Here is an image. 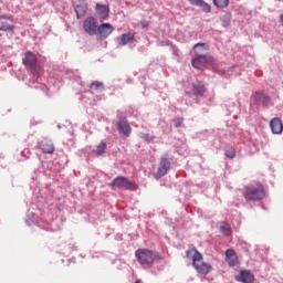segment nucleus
<instances>
[{
    "label": "nucleus",
    "instance_id": "f257e3e1",
    "mask_svg": "<svg viewBox=\"0 0 283 283\" xmlns=\"http://www.w3.org/2000/svg\"><path fill=\"white\" fill-rule=\"evenodd\" d=\"M188 260L192 261V266L200 275H209L211 273V264L205 262L202 254L196 250L190 249L186 252Z\"/></svg>",
    "mask_w": 283,
    "mask_h": 283
},
{
    "label": "nucleus",
    "instance_id": "f03ea898",
    "mask_svg": "<svg viewBox=\"0 0 283 283\" xmlns=\"http://www.w3.org/2000/svg\"><path fill=\"white\" fill-rule=\"evenodd\" d=\"M23 65L29 67L30 72L34 78L41 77V64H39L36 54H34L31 51H27L24 54V59H23Z\"/></svg>",
    "mask_w": 283,
    "mask_h": 283
},
{
    "label": "nucleus",
    "instance_id": "7ed1b4c3",
    "mask_svg": "<svg viewBox=\"0 0 283 283\" xmlns=\"http://www.w3.org/2000/svg\"><path fill=\"white\" fill-rule=\"evenodd\" d=\"M244 198L249 201L264 200V198H266V191L264 190V186L260 182L247 186Z\"/></svg>",
    "mask_w": 283,
    "mask_h": 283
},
{
    "label": "nucleus",
    "instance_id": "20e7f679",
    "mask_svg": "<svg viewBox=\"0 0 283 283\" xmlns=\"http://www.w3.org/2000/svg\"><path fill=\"white\" fill-rule=\"evenodd\" d=\"M135 255L142 266H151L156 260H160V254L147 249H138Z\"/></svg>",
    "mask_w": 283,
    "mask_h": 283
},
{
    "label": "nucleus",
    "instance_id": "39448f33",
    "mask_svg": "<svg viewBox=\"0 0 283 283\" xmlns=\"http://www.w3.org/2000/svg\"><path fill=\"white\" fill-rule=\"evenodd\" d=\"M193 50L196 51L197 56L192 59L191 65L192 67H196V70H201L203 65H207L208 59L207 55H205V52L207 49L205 48V43H197L193 46Z\"/></svg>",
    "mask_w": 283,
    "mask_h": 283
},
{
    "label": "nucleus",
    "instance_id": "423d86ee",
    "mask_svg": "<svg viewBox=\"0 0 283 283\" xmlns=\"http://www.w3.org/2000/svg\"><path fill=\"white\" fill-rule=\"evenodd\" d=\"M112 187H115L116 189H128L130 191H136V189H138V186L129 181L126 177H116L112 181Z\"/></svg>",
    "mask_w": 283,
    "mask_h": 283
},
{
    "label": "nucleus",
    "instance_id": "0eeeda50",
    "mask_svg": "<svg viewBox=\"0 0 283 283\" xmlns=\"http://www.w3.org/2000/svg\"><path fill=\"white\" fill-rule=\"evenodd\" d=\"M83 29L86 34L94 36L98 32V20L94 17H88L83 22Z\"/></svg>",
    "mask_w": 283,
    "mask_h": 283
},
{
    "label": "nucleus",
    "instance_id": "6e6552de",
    "mask_svg": "<svg viewBox=\"0 0 283 283\" xmlns=\"http://www.w3.org/2000/svg\"><path fill=\"white\" fill-rule=\"evenodd\" d=\"M170 168H171V161H169L167 157H161L159 161L156 179L160 180L163 176H166L167 171H169Z\"/></svg>",
    "mask_w": 283,
    "mask_h": 283
},
{
    "label": "nucleus",
    "instance_id": "1a4fd4ad",
    "mask_svg": "<svg viewBox=\"0 0 283 283\" xmlns=\"http://www.w3.org/2000/svg\"><path fill=\"white\" fill-rule=\"evenodd\" d=\"M97 32L102 39H107L112 32H114V27L109 23H102L99 27H97Z\"/></svg>",
    "mask_w": 283,
    "mask_h": 283
},
{
    "label": "nucleus",
    "instance_id": "9d476101",
    "mask_svg": "<svg viewBox=\"0 0 283 283\" xmlns=\"http://www.w3.org/2000/svg\"><path fill=\"white\" fill-rule=\"evenodd\" d=\"M270 129H271L272 134H282V132H283L282 119H280V117H274L270 122Z\"/></svg>",
    "mask_w": 283,
    "mask_h": 283
},
{
    "label": "nucleus",
    "instance_id": "9b49d317",
    "mask_svg": "<svg viewBox=\"0 0 283 283\" xmlns=\"http://www.w3.org/2000/svg\"><path fill=\"white\" fill-rule=\"evenodd\" d=\"M95 12L99 17V19H107V17H109V7L96 3Z\"/></svg>",
    "mask_w": 283,
    "mask_h": 283
},
{
    "label": "nucleus",
    "instance_id": "f8f14e48",
    "mask_svg": "<svg viewBox=\"0 0 283 283\" xmlns=\"http://www.w3.org/2000/svg\"><path fill=\"white\" fill-rule=\"evenodd\" d=\"M133 41H134V34H132L130 32L123 33L117 38V43L122 48L125 45H129V43H132Z\"/></svg>",
    "mask_w": 283,
    "mask_h": 283
},
{
    "label": "nucleus",
    "instance_id": "ddd939ff",
    "mask_svg": "<svg viewBox=\"0 0 283 283\" xmlns=\"http://www.w3.org/2000/svg\"><path fill=\"white\" fill-rule=\"evenodd\" d=\"M226 262L229 266H235L238 264V255L235 254V251L231 249L226 251Z\"/></svg>",
    "mask_w": 283,
    "mask_h": 283
},
{
    "label": "nucleus",
    "instance_id": "4468645a",
    "mask_svg": "<svg viewBox=\"0 0 283 283\" xmlns=\"http://www.w3.org/2000/svg\"><path fill=\"white\" fill-rule=\"evenodd\" d=\"M191 6H197L201 8V10L206 13L211 12V6L207 3L205 0H188Z\"/></svg>",
    "mask_w": 283,
    "mask_h": 283
},
{
    "label": "nucleus",
    "instance_id": "2eb2a0df",
    "mask_svg": "<svg viewBox=\"0 0 283 283\" xmlns=\"http://www.w3.org/2000/svg\"><path fill=\"white\" fill-rule=\"evenodd\" d=\"M14 30L13 24H10V20L6 17H0V31L12 32Z\"/></svg>",
    "mask_w": 283,
    "mask_h": 283
},
{
    "label": "nucleus",
    "instance_id": "dca6fc26",
    "mask_svg": "<svg viewBox=\"0 0 283 283\" xmlns=\"http://www.w3.org/2000/svg\"><path fill=\"white\" fill-rule=\"evenodd\" d=\"M118 130L124 134V136H129V134H132V127L129 126V123H127V119H119Z\"/></svg>",
    "mask_w": 283,
    "mask_h": 283
},
{
    "label": "nucleus",
    "instance_id": "f3484780",
    "mask_svg": "<svg viewBox=\"0 0 283 283\" xmlns=\"http://www.w3.org/2000/svg\"><path fill=\"white\" fill-rule=\"evenodd\" d=\"M253 274L249 271H241L240 276H237L238 282H243V283H253Z\"/></svg>",
    "mask_w": 283,
    "mask_h": 283
},
{
    "label": "nucleus",
    "instance_id": "a211bd4d",
    "mask_svg": "<svg viewBox=\"0 0 283 283\" xmlns=\"http://www.w3.org/2000/svg\"><path fill=\"white\" fill-rule=\"evenodd\" d=\"M75 12L77 19H81V17H85L87 14V3L82 2L75 7Z\"/></svg>",
    "mask_w": 283,
    "mask_h": 283
},
{
    "label": "nucleus",
    "instance_id": "6ab92c4d",
    "mask_svg": "<svg viewBox=\"0 0 283 283\" xmlns=\"http://www.w3.org/2000/svg\"><path fill=\"white\" fill-rule=\"evenodd\" d=\"M192 92L195 96H202L205 94V84L196 82L192 84Z\"/></svg>",
    "mask_w": 283,
    "mask_h": 283
},
{
    "label": "nucleus",
    "instance_id": "aec40b11",
    "mask_svg": "<svg viewBox=\"0 0 283 283\" xmlns=\"http://www.w3.org/2000/svg\"><path fill=\"white\" fill-rule=\"evenodd\" d=\"M219 230L226 237H229L232 233L231 226L229 223L224 222V221H221L219 223Z\"/></svg>",
    "mask_w": 283,
    "mask_h": 283
},
{
    "label": "nucleus",
    "instance_id": "412c9836",
    "mask_svg": "<svg viewBox=\"0 0 283 283\" xmlns=\"http://www.w3.org/2000/svg\"><path fill=\"white\" fill-rule=\"evenodd\" d=\"M90 90L92 94H94V92H103V90H105V84H103V82L95 81L91 84Z\"/></svg>",
    "mask_w": 283,
    "mask_h": 283
},
{
    "label": "nucleus",
    "instance_id": "4be33fe9",
    "mask_svg": "<svg viewBox=\"0 0 283 283\" xmlns=\"http://www.w3.org/2000/svg\"><path fill=\"white\" fill-rule=\"evenodd\" d=\"M41 149L43 154H54V144L52 142H45L42 144Z\"/></svg>",
    "mask_w": 283,
    "mask_h": 283
},
{
    "label": "nucleus",
    "instance_id": "5701e85b",
    "mask_svg": "<svg viewBox=\"0 0 283 283\" xmlns=\"http://www.w3.org/2000/svg\"><path fill=\"white\" fill-rule=\"evenodd\" d=\"M106 149H107V144L105 142H101L97 148L93 150V154H95L96 156H103Z\"/></svg>",
    "mask_w": 283,
    "mask_h": 283
},
{
    "label": "nucleus",
    "instance_id": "b1692460",
    "mask_svg": "<svg viewBox=\"0 0 283 283\" xmlns=\"http://www.w3.org/2000/svg\"><path fill=\"white\" fill-rule=\"evenodd\" d=\"M264 98V92L263 91H256L253 95H252V99L255 103H262V99Z\"/></svg>",
    "mask_w": 283,
    "mask_h": 283
},
{
    "label": "nucleus",
    "instance_id": "393cba45",
    "mask_svg": "<svg viewBox=\"0 0 283 283\" xmlns=\"http://www.w3.org/2000/svg\"><path fill=\"white\" fill-rule=\"evenodd\" d=\"M216 8H229V0H213Z\"/></svg>",
    "mask_w": 283,
    "mask_h": 283
},
{
    "label": "nucleus",
    "instance_id": "a878e982",
    "mask_svg": "<svg viewBox=\"0 0 283 283\" xmlns=\"http://www.w3.org/2000/svg\"><path fill=\"white\" fill-rule=\"evenodd\" d=\"M264 107L269 106L271 104V96L263 94V99H261Z\"/></svg>",
    "mask_w": 283,
    "mask_h": 283
},
{
    "label": "nucleus",
    "instance_id": "bb28decb",
    "mask_svg": "<svg viewBox=\"0 0 283 283\" xmlns=\"http://www.w3.org/2000/svg\"><path fill=\"white\" fill-rule=\"evenodd\" d=\"M227 158H235V151L233 150H227L226 151Z\"/></svg>",
    "mask_w": 283,
    "mask_h": 283
},
{
    "label": "nucleus",
    "instance_id": "cd10ccee",
    "mask_svg": "<svg viewBox=\"0 0 283 283\" xmlns=\"http://www.w3.org/2000/svg\"><path fill=\"white\" fill-rule=\"evenodd\" d=\"M180 125H182V119H178V120L175 123V127H180Z\"/></svg>",
    "mask_w": 283,
    "mask_h": 283
},
{
    "label": "nucleus",
    "instance_id": "c85d7f7f",
    "mask_svg": "<svg viewBox=\"0 0 283 283\" xmlns=\"http://www.w3.org/2000/svg\"><path fill=\"white\" fill-rule=\"evenodd\" d=\"M174 54L175 56H180V52L177 49L174 51Z\"/></svg>",
    "mask_w": 283,
    "mask_h": 283
},
{
    "label": "nucleus",
    "instance_id": "c756f323",
    "mask_svg": "<svg viewBox=\"0 0 283 283\" xmlns=\"http://www.w3.org/2000/svg\"><path fill=\"white\" fill-rule=\"evenodd\" d=\"M142 25H143V28H148V27H149V23L143 22Z\"/></svg>",
    "mask_w": 283,
    "mask_h": 283
},
{
    "label": "nucleus",
    "instance_id": "7c9ffc66",
    "mask_svg": "<svg viewBox=\"0 0 283 283\" xmlns=\"http://www.w3.org/2000/svg\"><path fill=\"white\" fill-rule=\"evenodd\" d=\"M135 283H143V280L138 279Z\"/></svg>",
    "mask_w": 283,
    "mask_h": 283
}]
</instances>
